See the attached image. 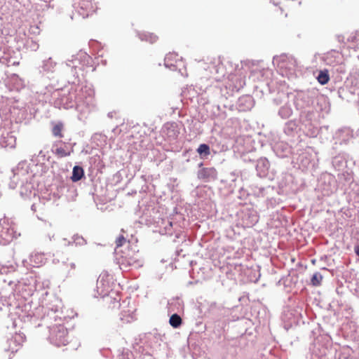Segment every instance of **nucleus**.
Masks as SVG:
<instances>
[{
    "label": "nucleus",
    "mask_w": 359,
    "mask_h": 359,
    "mask_svg": "<svg viewBox=\"0 0 359 359\" xmlns=\"http://www.w3.org/2000/svg\"><path fill=\"white\" fill-rule=\"evenodd\" d=\"M51 340L57 346L67 345L69 342L67 330L62 325L57 327L51 334Z\"/></svg>",
    "instance_id": "f257e3e1"
},
{
    "label": "nucleus",
    "mask_w": 359,
    "mask_h": 359,
    "mask_svg": "<svg viewBox=\"0 0 359 359\" xmlns=\"http://www.w3.org/2000/svg\"><path fill=\"white\" fill-rule=\"evenodd\" d=\"M111 278L106 273H101L97 280V288L102 294H107L111 287Z\"/></svg>",
    "instance_id": "f03ea898"
},
{
    "label": "nucleus",
    "mask_w": 359,
    "mask_h": 359,
    "mask_svg": "<svg viewBox=\"0 0 359 359\" xmlns=\"http://www.w3.org/2000/svg\"><path fill=\"white\" fill-rule=\"evenodd\" d=\"M217 177V172L215 168H203L198 172V178L204 181L214 180Z\"/></svg>",
    "instance_id": "7ed1b4c3"
},
{
    "label": "nucleus",
    "mask_w": 359,
    "mask_h": 359,
    "mask_svg": "<svg viewBox=\"0 0 359 359\" xmlns=\"http://www.w3.org/2000/svg\"><path fill=\"white\" fill-rule=\"evenodd\" d=\"M278 67L280 69L293 70L296 67V61L292 57L283 55L280 58Z\"/></svg>",
    "instance_id": "20e7f679"
},
{
    "label": "nucleus",
    "mask_w": 359,
    "mask_h": 359,
    "mask_svg": "<svg viewBox=\"0 0 359 359\" xmlns=\"http://www.w3.org/2000/svg\"><path fill=\"white\" fill-rule=\"evenodd\" d=\"M181 60L182 57L177 53L172 52L166 55L164 62L166 67L171 68L177 67Z\"/></svg>",
    "instance_id": "39448f33"
},
{
    "label": "nucleus",
    "mask_w": 359,
    "mask_h": 359,
    "mask_svg": "<svg viewBox=\"0 0 359 359\" xmlns=\"http://www.w3.org/2000/svg\"><path fill=\"white\" fill-rule=\"evenodd\" d=\"M65 126L62 122H57V123H53V128H52V133L53 136L56 137L62 138L64 137V135L62 133V131L64 130Z\"/></svg>",
    "instance_id": "423d86ee"
},
{
    "label": "nucleus",
    "mask_w": 359,
    "mask_h": 359,
    "mask_svg": "<svg viewBox=\"0 0 359 359\" xmlns=\"http://www.w3.org/2000/svg\"><path fill=\"white\" fill-rule=\"evenodd\" d=\"M140 39L150 43H154L157 41L158 37L154 33L146 32L140 34Z\"/></svg>",
    "instance_id": "0eeeda50"
},
{
    "label": "nucleus",
    "mask_w": 359,
    "mask_h": 359,
    "mask_svg": "<svg viewBox=\"0 0 359 359\" xmlns=\"http://www.w3.org/2000/svg\"><path fill=\"white\" fill-rule=\"evenodd\" d=\"M83 169L80 166L76 165L73 168L72 176L71 179L73 182H77L83 177Z\"/></svg>",
    "instance_id": "6e6552de"
},
{
    "label": "nucleus",
    "mask_w": 359,
    "mask_h": 359,
    "mask_svg": "<svg viewBox=\"0 0 359 359\" xmlns=\"http://www.w3.org/2000/svg\"><path fill=\"white\" fill-rule=\"evenodd\" d=\"M317 80L321 85L327 84L330 81L328 71L327 69L320 71L317 76Z\"/></svg>",
    "instance_id": "1a4fd4ad"
},
{
    "label": "nucleus",
    "mask_w": 359,
    "mask_h": 359,
    "mask_svg": "<svg viewBox=\"0 0 359 359\" xmlns=\"http://www.w3.org/2000/svg\"><path fill=\"white\" fill-rule=\"evenodd\" d=\"M169 323L172 327L177 328L182 324V318L177 314H173L170 316Z\"/></svg>",
    "instance_id": "9d476101"
},
{
    "label": "nucleus",
    "mask_w": 359,
    "mask_h": 359,
    "mask_svg": "<svg viewBox=\"0 0 359 359\" xmlns=\"http://www.w3.org/2000/svg\"><path fill=\"white\" fill-rule=\"evenodd\" d=\"M197 152L201 156H208L210 154V147L206 144H201L197 149Z\"/></svg>",
    "instance_id": "9b49d317"
},
{
    "label": "nucleus",
    "mask_w": 359,
    "mask_h": 359,
    "mask_svg": "<svg viewBox=\"0 0 359 359\" xmlns=\"http://www.w3.org/2000/svg\"><path fill=\"white\" fill-rule=\"evenodd\" d=\"M72 151V149L71 151H67L64 147H58L55 149L54 151V154L58 157V158H63L68 156L71 154Z\"/></svg>",
    "instance_id": "f8f14e48"
},
{
    "label": "nucleus",
    "mask_w": 359,
    "mask_h": 359,
    "mask_svg": "<svg viewBox=\"0 0 359 359\" xmlns=\"http://www.w3.org/2000/svg\"><path fill=\"white\" fill-rule=\"evenodd\" d=\"M322 280L323 276L319 272H316L313 275L311 283L312 285L317 287L321 285Z\"/></svg>",
    "instance_id": "ddd939ff"
},
{
    "label": "nucleus",
    "mask_w": 359,
    "mask_h": 359,
    "mask_svg": "<svg viewBox=\"0 0 359 359\" xmlns=\"http://www.w3.org/2000/svg\"><path fill=\"white\" fill-rule=\"evenodd\" d=\"M125 259L128 265L139 266L140 264V262L137 257H126Z\"/></svg>",
    "instance_id": "4468645a"
},
{
    "label": "nucleus",
    "mask_w": 359,
    "mask_h": 359,
    "mask_svg": "<svg viewBox=\"0 0 359 359\" xmlns=\"http://www.w3.org/2000/svg\"><path fill=\"white\" fill-rule=\"evenodd\" d=\"M126 238L123 234L119 235L115 241L116 248H118L123 246L126 243Z\"/></svg>",
    "instance_id": "2eb2a0df"
},
{
    "label": "nucleus",
    "mask_w": 359,
    "mask_h": 359,
    "mask_svg": "<svg viewBox=\"0 0 359 359\" xmlns=\"http://www.w3.org/2000/svg\"><path fill=\"white\" fill-rule=\"evenodd\" d=\"M354 251L356 255L359 257V245L354 248Z\"/></svg>",
    "instance_id": "dca6fc26"
},
{
    "label": "nucleus",
    "mask_w": 359,
    "mask_h": 359,
    "mask_svg": "<svg viewBox=\"0 0 359 359\" xmlns=\"http://www.w3.org/2000/svg\"><path fill=\"white\" fill-rule=\"evenodd\" d=\"M72 268H75V264H72Z\"/></svg>",
    "instance_id": "f3484780"
}]
</instances>
